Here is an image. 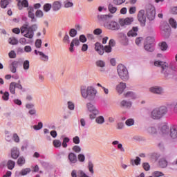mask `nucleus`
I'll return each instance as SVG.
<instances>
[{"mask_svg": "<svg viewBox=\"0 0 177 177\" xmlns=\"http://www.w3.org/2000/svg\"><path fill=\"white\" fill-rule=\"evenodd\" d=\"M24 70H28L30 68V61L26 60L23 64Z\"/></svg>", "mask_w": 177, "mask_h": 177, "instance_id": "obj_41", "label": "nucleus"}, {"mask_svg": "<svg viewBox=\"0 0 177 177\" xmlns=\"http://www.w3.org/2000/svg\"><path fill=\"white\" fill-rule=\"evenodd\" d=\"M102 32H103V30H102L101 28H96L95 30H93L94 35H100Z\"/></svg>", "mask_w": 177, "mask_h": 177, "instance_id": "obj_57", "label": "nucleus"}, {"mask_svg": "<svg viewBox=\"0 0 177 177\" xmlns=\"http://www.w3.org/2000/svg\"><path fill=\"white\" fill-rule=\"evenodd\" d=\"M80 92L82 97L84 99H88L90 102L95 100L96 95H97V90L93 86H82L80 88Z\"/></svg>", "mask_w": 177, "mask_h": 177, "instance_id": "obj_1", "label": "nucleus"}, {"mask_svg": "<svg viewBox=\"0 0 177 177\" xmlns=\"http://www.w3.org/2000/svg\"><path fill=\"white\" fill-rule=\"evenodd\" d=\"M12 139H13L14 142H15L16 143H19V142H20V138L19 137L17 133L13 134Z\"/></svg>", "mask_w": 177, "mask_h": 177, "instance_id": "obj_51", "label": "nucleus"}, {"mask_svg": "<svg viewBox=\"0 0 177 177\" xmlns=\"http://www.w3.org/2000/svg\"><path fill=\"white\" fill-rule=\"evenodd\" d=\"M35 16L36 17H39V19H41V17H44V11L41 10H37L35 12Z\"/></svg>", "mask_w": 177, "mask_h": 177, "instance_id": "obj_39", "label": "nucleus"}, {"mask_svg": "<svg viewBox=\"0 0 177 177\" xmlns=\"http://www.w3.org/2000/svg\"><path fill=\"white\" fill-rule=\"evenodd\" d=\"M17 1V6L19 10H23V8H28V17L31 19L32 23L37 21L35 18V14H34V7H28V0H16Z\"/></svg>", "mask_w": 177, "mask_h": 177, "instance_id": "obj_2", "label": "nucleus"}, {"mask_svg": "<svg viewBox=\"0 0 177 177\" xmlns=\"http://www.w3.org/2000/svg\"><path fill=\"white\" fill-rule=\"evenodd\" d=\"M133 21V17H127L125 19H119V24L121 27H125V26H131L132 22Z\"/></svg>", "mask_w": 177, "mask_h": 177, "instance_id": "obj_10", "label": "nucleus"}, {"mask_svg": "<svg viewBox=\"0 0 177 177\" xmlns=\"http://www.w3.org/2000/svg\"><path fill=\"white\" fill-rule=\"evenodd\" d=\"M42 45V40L41 39H37L36 41H35V46L36 48H41Z\"/></svg>", "mask_w": 177, "mask_h": 177, "instance_id": "obj_61", "label": "nucleus"}, {"mask_svg": "<svg viewBox=\"0 0 177 177\" xmlns=\"http://www.w3.org/2000/svg\"><path fill=\"white\" fill-rule=\"evenodd\" d=\"M124 97H131V99H136L137 96L136 94H135V93L132 92V91H129L127 93H125L124 94Z\"/></svg>", "mask_w": 177, "mask_h": 177, "instance_id": "obj_28", "label": "nucleus"}, {"mask_svg": "<svg viewBox=\"0 0 177 177\" xmlns=\"http://www.w3.org/2000/svg\"><path fill=\"white\" fill-rule=\"evenodd\" d=\"M153 39L150 37H147L146 41L144 46L145 50L147 52H153L154 46H153Z\"/></svg>", "mask_w": 177, "mask_h": 177, "instance_id": "obj_9", "label": "nucleus"}, {"mask_svg": "<svg viewBox=\"0 0 177 177\" xmlns=\"http://www.w3.org/2000/svg\"><path fill=\"white\" fill-rule=\"evenodd\" d=\"M69 35L70 37H72V38H74V37L77 35V30L74 28L71 29L69 32Z\"/></svg>", "mask_w": 177, "mask_h": 177, "instance_id": "obj_47", "label": "nucleus"}, {"mask_svg": "<svg viewBox=\"0 0 177 177\" xmlns=\"http://www.w3.org/2000/svg\"><path fill=\"white\" fill-rule=\"evenodd\" d=\"M19 156H20V151H19V149H17V148H13L11 150L12 158H13L14 160H17Z\"/></svg>", "mask_w": 177, "mask_h": 177, "instance_id": "obj_17", "label": "nucleus"}, {"mask_svg": "<svg viewBox=\"0 0 177 177\" xmlns=\"http://www.w3.org/2000/svg\"><path fill=\"white\" fill-rule=\"evenodd\" d=\"M122 107H131L132 106V103L131 102L122 100L120 102Z\"/></svg>", "mask_w": 177, "mask_h": 177, "instance_id": "obj_34", "label": "nucleus"}, {"mask_svg": "<svg viewBox=\"0 0 177 177\" xmlns=\"http://www.w3.org/2000/svg\"><path fill=\"white\" fill-rule=\"evenodd\" d=\"M154 66L156 67H161L162 71L161 73L164 74L165 77L168 80L172 77V75L169 74V67L167 62H161V61H156L154 62Z\"/></svg>", "mask_w": 177, "mask_h": 177, "instance_id": "obj_5", "label": "nucleus"}, {"mask_svg": "<svg viewBox=\"0 0 177 177\" xmlns=\"http://www.w3.org/2000/svg\"><path fill=\"white\" fill-rule=\"evenodd\" d=\"M97 86L102 88L104 90L105 95H109V89L106 88L104 86H102V84H100V83H97Z\"/></svg>", "mask_w": 177, "mask_h": 177, "instance_id": "obj_55", "label": "nucleus"}, {"mask_svg": "<svg viewBox=\"0 0 177 177\" xmlns=\"http://www.w3.org/2000/svg\"><path fill=\"white\" fill-rule=\"evenodd\" d=\"M126 0H113V3L114 5H122Z\"/></svg>", "mask_w": 177, "mask_h": 177, "instance_id": "obj_53", "label": "nucleus"}, {"mask_svg": "<svg viewBox=\"0 0 177 177\" xmlns=\"http://www.w3.org/2000/svg\"><path fill=\"white\" fill-rule=\"evenodd\" d=\"M7 167L8 169H10L12 171V169H14L15 167L16 166V162L12 160H9L7 162Z\"/></svg>", "mask_w": 177, "mask_h": 177, "instance_id": "obj_26", "label": "nucleus"}, {"mask_svg": "<svg viewBox=\"0 0 177 177\" xmlns=\"http://www.w3.org/2000/svg\"><path fill=\"white\" fill-rule=\"evenodd\" d=\"M88 170L91 172V174H94L93 171V163L91 161L88 162Z\"/></svg>", "mask_w": 177, "mask_h": 177, "instance_id": "obj_50", "label": "nucleus"}, {"mask_svg": "<svg viewBox=\"0 0 177 177\" xmlns=\"http://www.w3.org/2000/svg\"><path fill=\"white\" fill-rule=\"evenodd\" d=\"M125 88H127V84L124 82H120L116 88V91H118V93L121 95V93H122V92H124Z\"/></svg>", "mask_w": 177, "mask_h": 177, "instance_id": "obj_18", "label": "nucleus"}, {"mask_svg": "<svg viewBox=\"0 0 177 177\" xmlns=\"http://www.w3.org/2000/svg\"><path fill=\"white\" fill-rule=\"evenodd\" d=\"M167 113H168L167 106L156 108L151 112V118L153 120H160V118H162Z\"/></svg>", "mask_w": 177, "mask_h": 177, "instance_id": "obj_4", "label": "nucleus"}, {"mask_svg": "<svg viewBox=\"0 0 177 177\" xmlns=\"http://www.w3.org/2000/svg\"><path fill=\"white\" fill-rule=\"evenodd\" d=\"M17 164L19 167H22L23 165H24V164H26V159L24 158V157H19L17 160Z\"/></svg>", "mask_w": 177, "mask_h": 177, "instance_id": "obj_30", "label": "nucleus"}, {"mask_svg": "<svg viewBox=\"0 0 177 177\" xmlns=\"http://www.w3.org/2000/svg\"><path fill=\"white\" fill-rule=\"evenodd\" d=\"M95 49L99 55H103L104 53V47L100 43L97 42L95 44Z\"/></svg>", "mask_w": 177, "mask_h": 177, "instance_id": "obj_13", "label": "nucleus"}, {"mask_svg": "<svg viewBox=\"0 0 177 177\" xmlns=\"http://www.w3.org/2000/svg\"><path fill=\"white\" fill-rule=\"evenodd\" d=\"M9 44H10L11 45H17L19 44V41L15 37L10 38Z\"/></svg>", "mask_w": 177, "mask_h": 177, "instance_id": "obj_42", "label": "nucleus"}, {"mask_svg": "<svg viewBox=\"0 0 177 177\" xmlns=\"http://www.w3.org/2000/svg\"><path fill=\"white\" fill-rule=\"evenodd\" d=\"M149 91L152 93H156V95H161L162 93V88L160 87H151Z\"/></svg>", "mask_w": 177, "mask_h": 177, "instance_id": "obj_20", "label": "nucleus"}, {"mask_svg": "<svg viewBox=\"0 0 177 177\" xmlns=\"http://www.w3.org/2000/svg\"><path fill=\"white\" fill-rule=\"evenodd\" d=\"M139 28L138 26H133L131 30L127 32V37H138V32Z\"/></svg>", "mask_w": 177, "mask_h": 177, "instance_id": "obj_14", "label": "nucleus"}, {"mask_svg": "<svg viewBox=\"0 0 177 177\" xmlns=\"http://www.w3.org/2000/svg\"><path fill=\"white\" fill-rule=\"evenodd\" d=\"M38 30V25L33 24L28 27V24H24L21 27V32L24 34V37L25 38H28L29 39H32L34 38V32Z\"/></svg>", "mask_w": 177, "mask_h": 177, "instance_id": "obj_3", "label": "nucleus"}, {"mask_svg": "<svg viewBox=\"0 0 177 177\" xmlns=\"http://www.w3.org/2000/svg\"><path fill=\"white\" fill-rule=\"evenodd\" d=\"M110 17V16L107 15H98L97 19L99 21H106V20Z\"/></svg>", "mask_w": 177, "mask_h": 177, "instance_id": "obj_31", "label": "nucleus"}, {"mask_svg": "<svg viewBox=\"0 0 177 177\" xmlns=\"http://www.w3.org/2000/svg\"><path fill=\"white\" fill-rule=\"evenodd\" d=\"M95 121L97 124H103L104 122V118L103 116L97 117Z\"/></svg>", "mask_w": 177, "mask_h": 177, "instance_id": "obj_45", "label": "nucleus"}, {"mask_svg": "<svg viewBox=\"0 0 177 177\" xmlns=\"http://www.w3.org/2000/svg\"><path fill=\"white\" fill-rule=\"evenodd\" d=\"M86 108L88 111H90V113H93L90 115V118H91V120H93V118H96V116L99 115V110H97V109H96L92 103H87Z\"/></svg>", "mask_w": 177, "mask_h": 177, "instance_id": "obj_8", "label": "nucleus"}, {"mask_svg": "<svg viewBox=\"0 0 177 177\" xmlns=\"http://www.w3.org/2000/svg\"><path fill=\"white\" fill-rule=\"evenodd\" d=\"M168 165V161L165 158H161L159 160V166L160 168H167Z\"/></svg>", "mask_w": 177, "mask_h": 177, "instance_id": "obj_27", "label": "nucleus"}, {"mask_svg": "<svg viewBox=\"0 0 177 177\" xmlns=\"http://www.w3.org/2000/svg\"><path fill=\"white\" fill-rule=\"evenodd\" d=\"M44 127V124L41 123V122H39L37 125L33 126V129L35 131H39V129H42V127Z\"/></svg>", "mask_w": 177, "mask_h": 177, "instance_id": "obj_43", "label": "nucleus"}, {"mask_svg": "<svg viewBox=\"0 0 177 177\" xmlns=\"http://www.w3.org/2000/svg\"><path fill=\"white\" fill-rule=\"evenodd\" d=\"M68 109H69V110H74L75 105L72 102H68Z\"/></svg>", "mask_w": 177, "mask_h": 177, "instance_id": "obj_63", "label": "nucleus"}, {"mask_svg": "<svg viewBox=\"0 0 177 177\" xmlns=\"http://www.w3.org/2000/svg\"><path fill=\"white\" fill-rule=\"evenodd\" d=\"M147 16L149 20H154L156 17V8L151 4L146 6Z\"/></svg>", "mask_w": 177, "mask_h": 177, "instance_id": "obj_7", "label": "nucleus"}, {"mask_svg": "<svg viewBox=\"0 0 177 177\" xmlns=\"http://www.w3.org/2000/svg\"><path fill=\"white\" fill-rule=\"evenodd\" d=\"M8 56L10 59H15L16 57V53H15L14 50H11L9 53H8Z\"/></svg>", "mask_w": 177, "mask_h": 177, "instance_id": "obj_60", "label": "nucleus"}, {"mask_svg": "<svg viewBox=\"0 0 177 177\" xmlns=\"http://www.w3.org/2000/svg\"><path fill=\"white\" fill-rule=\"evenodd\" d=\"M153 177L164 176V174L161 171H156L153 173Z\"/></svg>", "mask_w": 177, "mask_h": 177, "instance_id": "obj_49", "label": "nucleus"}, {"mask_svg": "<svg viewBox=\"0 0 177 177\" xmlns=\"http://www.w3.org/2000/svg\"><path fill=\"white\" fill-rule=\"evenodd\" d=\"M95 64L97 67H101V68H103L106 66V62L103 60H97L95 62Z\"/></svg>", "mask_w": 177, "mask_h": 177, "instance_id": "obj_36", "label": "nucleus"}, {"mask_svg": "<svg viewBox=\"0 0 177 177\" xmlns=\"http://www.w3.org/2000/svg\"><path fill=\"white\" fill-rule=\"evenodd\" d=\"M68 158L70 162H71V164H75V162H77V155H75V153H70L68 154Z\"/></svg>", "mask_w": 177, "mask_h": 177, "instance_id": "obj_22", "label": "nucleus"}, {"mask_svg": "<svg viewBox=\"0 0 177 177\" xmlns=\"http://www.w3.org/2000/svg\"><path fill=\"white\" fill-rule=\"evenodd\" d=\"M30 172H31V169L26 168V169H23L19 173H17V171L15 173V175H17V176H24L28 174H30Z\"/></svg>", "mask_w": 177, "mask_h": 177, "instance_id": "obj_19", "label": "nucleus"}, {"mask_svg": "<svg viewBox=\"0 0 177 177\" xmlns=\"http://www.w3.org/2000/svg\"><path fill=\"white\" fill-rule=\"evenodd\" d=\"M10 92L12 95L16 94V82H13L10 84L9 86Z\"/></svg>", "mask_w": 177, "mask_h": 177, "instance_id": "obj_25", "label": "nucleus"}, {"mask_svg": "<svg viewBox=\"0 0 177 177\" xmlns=\"http://www.w3.org/2000/svg\"><path fill=\"white\" fill-rule=\"evenodd\" d=\"M170 136L172 139H176L177 138V127L174 126L170 129Z\"/></svg>", "mask_w": 177, "mask_h": 177, "instance_id": "obj_21", "label": "nucleus"}, {"mask_svg": "<svg viewBox=\"0 0 177 177\" xmlns=\"http://www.w3.org/2000/svg\"><path fill=\"white\" fill-rule=\"evenodd\" d=\"M71 176L72 177H80V176H78V171H77V170H73L71 172Z\"/></svg>", "mask_w": 177, "mask_h": 177, "instance_id": "obj_64", "label": "nucleus"}, {"mask_svg": "<svg viewBox=\"0 0 177 177\" xmlns=\"http://www.w3.org/2000/svg\"><path fill=\"white\" fill-rule=\"evenodd\" d=\"M38 53L39 56L41 57V60H43V62H48V60H49V57H48V55H45L42 52H39Z\"/></svg>", "mask_w": 177, "mask_h": 177, "instance_id": "obj_38", "label": "nucleus"}, {"mask_svg": "<svg viewBox=\"0 0 177 177\" xmlns=\"http://www.w3.org/2000/svg\"><path fill=\"white\" fill-rule=\"evenodd\" d=\"M64 6L66 8H73L74 6V3H73V2H71L68 0H66L64 1Z\"/></svg>", "mask_w": 177, "mask_h": 177, "instance_id": "obj_37", "label": "nucleus"}, {"mask_svg": "<svg viewBox=\"0 0 177 177\" xmlns=\"http://www.w3.org/2000/svg\"><path fill=\"white\" fill-rule=\"evenodd\" d=\"M63 42H64V44H70V37L68 35H67V33L64 37Z\"/></svg>", "mask_w": 177, "mask_h": 177, "instance_id": "obj_54", "label": "nucleus"}, {"mask_svg": "<svg viewBox=\"0 0 177 177\" xmlns=\"http://www.w3.org/2000/svg\"><path fill=\"white\" fill-rule=\"evenodd\" d=\"M70 142V139L68 138H64L62 142V147L66 148L67 147V143Z\"/></svg>", "mask_w": 177, "mask_h": 177, "instance_id": "obj_48", "label": "nucleus"}, {"mask_svg": "<svg viewBox=\"0 0 177 177\" xmlns=\"http://www.w3.org/2000/svg\"><path fill=\"white\" fill-rule=\"evenodd\" d=\"M159 49L162 52H165L168 49V44L165 41H162L158 44Z\"/></svg>", "mask_w": 177, "mask_h": 177, "instance_id": "obj_24", "label": "nucleus"}, {"mask_svg": "<svg viewBox=\"0 0 177 177\" xmlns=\"http://www.w3.org/2000/svg\"><path fill=\"white\" fill-rule=\"evenodd\" d=\"M169 132V127L167 124H164L160 127V135H167Z\"/></svg>", "mask_w": 177, "mask_h": 177, "instance_id": "obj_23", "label": "nucleus"}, {"mask_svg": "<svg viewBox=\"0 0 177 177\" xmlns=\"http://www.w3.org/2000/svg\"><path fill=\"white\" fill-rule=\"evenodd\" d=\"M50 9H52V4L49 3H46L43 6V10L46 13H48V12L50 11Z\"/></svg>", "mask_w": 177, "mask_h": 177, "instance_id": "obj_29", "label": "nucleus"}, {"mask_svg": "<svg viewBox=\"0 0 177 177\" xmlns=\"http://www.w3.org/2000/svg\"><path fill=\"white\" fill-rule=\"evenodd\" d=\"M169 24H170L171 27H172V28H177V22L174 18H170L169 19Z\"/></svg>", "mask_w": 177, "mask_h": 177, "instance_id": "obj_32", "label": "nucleus"}, {"mask_svg": "<svg viewBox=\"0 0 177 177\" xmlns=\"http://www.w3.org/2000/svg\"><path fill=\"white\" fill-rule=\"evenodd\" d=\"M8 5H9V1L8 0H1V8L5 9Z\"/></svg>", "mask_w": 177, "mask_h": 177, "instance_id": "obj_40", "label": "nucleus"}, {"mask_svg": "<svg viewBox=\"0 0 177 177\" xmlns=\"http://www.w3.org/2000/svg\"><path fill=\"white\" fill-rule=\"evenodd\" d=\"M106 28L108 30H112L113 31H115L117 30H120V24L115 21H111L108 24H105Z\"/></svg>", "mask_w": 177, "mask_h": 177, "instance_id": "obj_11", "label": "nucleus"}, {"mask_svg": "<svg viewBox=\"0 0 177 177\" xmlns=\"http://www.w3.org/2000/svg\"><path fill=\"white\" fill-rule=\"evenodd\" d=\"M125 124L127 127H132V125L135 124V120H133V119H128L126 120Z\"/></svg>", "mask_w": 177, "mask_h": 177, "instance_id": "obj_44", "label": "nucleus"}, {"mask_svg": "<svg viewBox=\"0 0 177 177\" xmlns=\"http://www.w3.org/2000/svg\"><path fill=\"white\" fill-rule=\"evenodd\" d=\"M148 132L151 133V135H154L157 133V129L155 127H149L148 128Z\"/></svg>", "mask_w": 177, "mask_h": 177, "instance_id": "obj_46", "label": "nucleus"}, {"mask_svg": "<svg viewBox=\"0 0 177 177\" xmlns=\"http://www.w3.org/2000/svg\"><path fill=\"white\" fill-rule=\"evenodd\" d=\"M51 6L53 12H59L62 9V1H55L51 4Z\"/></svg>", "mask_w": 177, "mask_h": 177, "instance_id": "obj_12", "label": "nucleus"}, {"mask_svg": "<svg viewBox=\"0 0 177 177\" xmlns=\"http://www.w3.org/2000/svg\"><path fill=\"white\" fill-rule=\"evenodd\" d=\"M138 19L142 24H145L146 23V16H145V11L144 10H141L139 11L138 15Z\"/></svg>", "mask_w": 177, "mask_h": 177, "instance_id": "obj_15", "label": "nucleus"}, {"mask_svg": "<svg viewBox=\"0 0 177 177\" xmlns=\"http://www.w3.org/2000/svg\"><path fill=\"white\" fill-rule=\"evenodd\" d=\"M74 46H80V39L75 38L72 40L71 45H70V48H69V50H70V52H71V53H73V52H74Z\"/></svg>", "mask_w": 177, "mask_h": 177, "instance_id": "obj_16", "label": "nucleus"}, {"mask_svg": "<svg viewBox=\"0 0 177 177\" xmlns=\"http://www.w3.org/2000/svg\"><path fill=\"white\" fill-rule=\"evenodd\" d=\"M72 150L75 151V153H80L81 152V147L78 145H75L73 148Z\"/></svg>", "mask_w": 177, "mask_h": 177, "instance_id": "obj_56", "label": "nucleus"}, {"mask_svg": "<svg viewBox=\"0 0 177 177\" xmlns=\"http://www.w3.org/2000/svg\"><path fill=\"white\" fill-rule=\"evenodd\" d=\"M104 50L106 53H111L112 48L111 46H105L104 48Z\"/></svg>", "mask_w": 177, "mask_h": 177, "instance_id": "obj_62", "label": "nucleus"}, {"mask_svg": "<svg viewBox=\"0 0 177 177\" xmlns=\"http://www.w3.org/2000/svg\"><path fill=\"white\" fill-rule=\"evenodd\" d=\"M166 28H163L162 26L160 27L162 31H164L165 32H169V30H171V28L168 24L165 25Z\"/></svg>", "mask_w": 177, "mask_h": 177, "instance_id": "obj_59", "label": "nucleus"}, {"mask_svg": "<svg viewBox=\"0 0 177 177\" xmlns=\"http://www.w3.org/2000/svg\"><path fill=\"white\" fill-rule=\"evenodd\" d=\"M108 9L110 13H112V14L115 13V12H117V8L111 3H109L108 6Z\"/></svg>", "mask_w": 177, "mask_h": 177, "instance_id": "obj_33", "label": "nucleus"}, {"mask_svg": "<svg viewBox=\"0 0 177 177\" xmlns=\"http://www.w3.org/2000/svg\"><path fill=\"white\" fill-rule=\"evenodd\" d=\"M118 73L123 81H127L129 78V75H128V69L122 65V64H119L118 66Z\"/></svg>", "mask_w": 177, "mask_h": 177, "instance_id": "obj_6", "label": "nucleus"}, {"mask_svg": "<svg viewBox=\"0 0 177 177\" xmlns=\"http://www.w3.org/2000/svg\"><path fill=\"white\" fill-rule=\"evenodd\" d=\"M2 99L3 100H6V101L9 100V92L8 91L4 92L2 96Z\"/></svg>", "mask_w": 177, "mask_h": 177, "instance_id": "obj_52", "label": "nucleus"}, {"mask_svg": "<svg viewBox=\"0 0 177 177\" xmlns=\"http://www.w3.org/2000/svg\"><path fill=\"white\" fill-rule=\"evenodd\" d=\"M112 145H113V146L118 145V149H119L120 151H125V149H124V147H122V144H119V142L118 140L113 141L112 142Z\"/></svg>", "mask_w": 177, "mask_h": 177, "instance_id": "obj_35", "label": "nucleus"}, {"mask_svg": "<svg viewBox=\"0 0 177 177\" xmlns=\"http://www.w3.org/2000/svg\"><path fill=\"white\" fill-rule=\"evenodd\" d=\"M53 145L55 147H60V146H62V142L59 140H55L53 141Z\"/></svg>", "mask_w": 177, "mask_h": 177, "instance_id": "obj_58", "label": "nucleus"}]
</instances>
